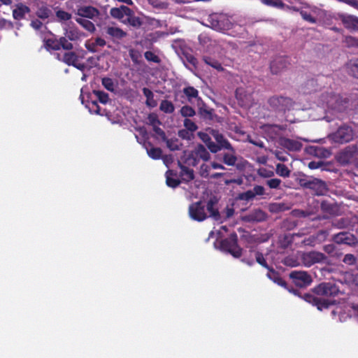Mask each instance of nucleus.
Wrapping results in <instances>:
<instances>
[{
	"label": "nucleus",
	"instance_id": "obj_1",
	"mask_svg": "<svg viewBox=\"0 0 358 358\" xmlns=\"http://www.w3.org/2000/svg\"><path fill=\"white\" fill-rule=\"evenodd\" d=\"M266 276L273 282L287 289L289 292L293 293L296 296L301 297L306 302L316 306L319 310L327 309L331 306L335 304V301L321 299L310 293H304L303 295H301V293L299 289H294L293 287L290 288L286 281L281 278L280 273L275 271L273 267L268 270Z\"/></svg>",
	"mask_w": 358,
	"mask_h": 358
},
{
	"label": "nucleus",
	"instance_id": "obj_2",
	"mask_svg": "<svg viewBox=\"0 0 358 358\" xmlns=\"http://www.w3.org/2000/svg\"><path fill=\"white\" fill-rule=\"evenodd\" d=\"M268 103L272 110L285 113L292 110L294 106V101L289 97L283 96H273L268 99Z\"/></svg>",
	"mask_w": 358,
	"mask_h": 358
},
{
	"label": "nucleus",
	"instance_id": "obj_3",
	"mask_svg": "<svg viewBox=\"0 0 358 358\" xmlns=\"http://www.w3.org/2000/svg\"><path fill=\"white\" fill-rule=\"evenodd\" d=\"M220 249L238 258L242 255V249L238 245V236L234 232L220 243Z\"/></svg>",
	"mask_w": 358,
	"mask_h": 358
},
{
	"label": "nucleus",
	"instance_id": "obj_4",
	"mask_svg": "<svg viewBox=\"0 0 358 358\" xmlns=\"http://www.w3.org/2000/svg\"><path fill=\"white\" fill-rule=\"evenodd\" d=\"M300 185L306 189H311L316 195H324L328 191L327 183L318 178L309 179L301 178L299 180Z\"/></svg>",
	"mask_w": 358,
	"mask_h": 358
},
{
	"label": "nucleus",
	"instance_id": "obj_5",
	"mask_svg": "<svg viewBox=\"0 0 358 358\" xmlns=\"http://www.w3.org/2000/svg\"><path fill=\"white\" fill-rule=\"evenodd\" d=\"M312 290L314 294L324 297H334L340 292L338 285L332 282H321Z\"/></svg>",
	"mask_w": 358,
	"mask_h": 358
},
{
	"label": "nucleus",
	"instance_id": "obj_6",
	"mask_svg": "<svg viewBox=\"0 0 358 358\" xmlns=\"http://www.w3.org/2000/svg\"><path fill=\"white\" fill-rule=\"evenodd\" d=\"M301 259L303 264L308 267L317 263L329 262V258L327 256L320 252L317 251L303 252L301 255Z\"/></svg>",
	"mask_w": 358,
	"mask_h": 358
},
{
	"label": "nucleus",
	"instance_id": "obj_7",
	"mask_svg": "<svg viewBox=\"0 0 358 358\" xmlns=\"http://www.w3.org/2000/svg\"><path fill=\"white\" fill-rule=\"evenodd\" d=\"M57 59L66 65L73 66L82 71H85L86 69L85 64L79 62V56L75 52H66L62 56L57 53Z\"/></svg>",
	"mask_w": 358,
	"mask_h": 358
},
{
	"label": "nucleus",
	"instance_id": "obj_8",
	"mask_svg": "<svg viewBox=\"0 0 358 358\" xmlns=\"http://www.w3.org/2000/svg\"><path fill=\"white\" fill-rule=\"evenodd\" d=\"M189 217L197 222L205 220L208 216L206 212V206L201 201L192 203L189 206Z\"/></svg>",
	"mask_w": 358,
	"mask_h": 358
},
{
	"label": "nucleus",
	"instance_id": "obj_9",
	"mask_svg": "<svg viewBox=\"0 0 358 358\" xmlns=\"http://www.w3.org/2000/svg\"><path fill=\"white\" fill-rule=\"evenodd\" d=\"M293 283L299 287H306L313 282L312 277L308 272L303 271H293L289 275Z\"/></svg>",
	"mask_w": 358,
	"mask_h": 358
},
{
	"label": "nucleus",
	"instance_id": "obj_10",
	"mask_svg": "<svg viewBox=\"0 0 358 358\" xmlns=\"http://www.w3.org/2000/svg\"><path fill=\"white\" fill-rule=\"evenodd\" d=\"M331 139L338 143H345L353 138L352 129L347 125L341 126L336 132L331 135Z\"/></svg>",
	"mask_w": 358,
	"mask_h": 358
},
{
	"label": "nucleus",
	"instance_id": "obj_11",
	"mask_svg": "<svg viewBox=\"0 0 358 358\" xmlns=\"http://www.w3.org/2000/svg\"><path fill=\"white\" fill-rule=\"evenodd\" d=\"M209 133L216 142L215 146L217 150H214V153H217L222 150H232V145L230 142L218 130L211 129Z\"/></svg>",
	"mask_w": 358,
	"mask_h": 358
},
{
	"label": "nucleus",
	"instance_id": "obj_12",
	"mask_svg": "<svg viewBox=\"0 0 358 358\" xmlns=\"http://www.w3.org/2000/svg\"><path fill=\"white\" fill-rule=\"evenodd\" d=\"M210 155L204 145L202 144L197 145L194 149L191 152L189 159H192V164L196 166L200 159L207 162L210 159Z\"/></svg>",
	"mask_w": 358,
	"mask_h": 358
},
{
	"label": "nucleus",
	"instance_id": "obj_13",
	"mask_svg": "<svg viewBox=\"0 0 358 358\" xmlns=\"http://www.w3.org/2000/svg\"><path fill=\"white\" fill-rule=\"evenodd\" d=\"M76 15L78 17L87 18L96 22L101 15L100 11L92 6H83L77 8Z\"/></svg>",
	"mask_w": 358,
	"mask_h": 358
},
{
	"label": "nucleus",
	"instance_id": "obj_14",
	"mask_svg": "<svg viewBox=\"0 0 358 358\" xmlns=\"http://www.w3.org/2000/svg\"><path fill=\"white\" fill-rule=\"evenodd\" d=\"M227 152L222 154V162L230 166H236L237 169L241 170L245 167L244 163H236L238 158L236 155V150L232 146V150H227Z\"/></svg>",
	"mask_w": 358,
	"mask_h": 358
},
{
	"label": "nucleus",
	"instance_id": "obj_15",
	"mask_svg": "<svg viewBox=\"0 0 358 358\" xmlns=\"http://www.w3.org/2000/svg\"><path fill=\"white\" fill-rule=\"evenodd\" d=\"M333 241L337 244L356 245L358 243L357 238L348 231H342L333 236Z\"/></svg>",
	"mask_w": 358,
	"mask_h": 358
},
{
	"label": "nucleus",
	"instance_id": "obj_16",
	"mask_svg": "<svg viewBox=\"0 0 358 358\" xmlns=\"http://www.w3.org/2000/svg\"><path fill=\"white\" fill-rule=\"evenodd\" d=\"M103 31L113 42L122 40L127 36V33L122 29L115 26H106L103 27Z\"/></svg>",
	"mask_w": 358,
	"mask_h": 358
},
{
	"label": "nucleus",
	"instance_id": "obj_17",
	"mask_svg": "<svg viewBox=\"0 0 358 358\" xmlns=\"http://www.w3.org/2000/svg\"><path fill=\"white\" fill-rule=\"evenodd\" d=\"M339 19L344 27L349 30L358 31V17L353 15L341 14Z\"/></svg>",
	"mask_w": 358,
	"mask_h": 358
},
{
	"label": "nucleus",
	"instance_id": "obj_18",
	"mask_svg": "<svg viewBox=\"0 0 358 358\" xmlns=\"http://www.w3.org/2000/svg\"><path fill=\"white\" fill-rule=\"evenodd\" d=\"M279 142L282 147L291 152H299L303 146L300 141L286 137L280 138Z\"/></svg>",
	"mask_w": 358,
	"mask_h": 358
},
{
	"label": "nucleus",
	"instance_id": "obj_19",
	"mask_svg": "<svg viewBox=\"0 0 358 358\" xmlns=\"http://www.w3.org/2000/svg\"><path fill=\"white\" fill-rule=\"evenodd\" d=\"M131 12V9L126 6H120V7L112 8L110 10L111 17L118 20L122 23L125 20L127 15H129Z\"/></svg>",
	"mask_w": 358,
	"mask_h": 358
},
{
	"label": "nucleus",
	"instance_id": "obj_20",
	"mask_svg": "<svg viewBox=\"0 0 358 358\" xmlns=\"http://www.w3.org/2000/svg\"><path fill=\"white\" fill-rule=\"evenodd\" d=\"M218 200L216 196H212L207 201L206 206V210L209 213V217L213 218L215 220H219L220 219V215L217 208Z\"/></svg>",
	"mask_w": 358,
	"mask_h": 358
},
{
	"label": "nucleus",
	"instance_id": "obj_21",
	"mask_svg": "<svg viewBox=\"0 0 358 358\" xmlns=\"http://www.w3.org/2000/svg\"><path fill=\"white\" fill-rule=\"evenodd\" d=\"M31 12V9L27 5L19 3L16 5L15 9L13 10V17L16 20H21L25 17L26 14Z\"/></svg>",
	"mask_w": 358,
	"mask_h": 358
},
{
	"label": "nucleus",
	"instance_id": "obj_22",
	"mask_svg": "<svg viewBox=\"0 0 358 358\" xmlns=\"http://www.w3.org/2000/svg\"><path fill=\"white\" fill-rule=\"evenodd\" d=\"M267 214L262 210L258 208L251 211L245 216V220L248 222H262L266 220Z\"/></svg>",
	"mask_w": 358,
	"mask_h": 358
},
{
	"label": "nucleus",
	"instance_id": "obj_23",
	"mask_svg": "<svg viewBox=\"0 0 358 358\" xmlns=\"http://www.w3.org/2000/svg\"><path fill=\"white\" fill-rule=\"evenodd\" d=\"M287 68L286 59L283 57H277L271 62L270 69L273 74H278Z\"/></svg>",
	"mask_w": 358,
	"mask_h": 358
},
{
	"label": "nucleus",
	"instance_id": "obj_24",
	"mask_svg": "<svg viewBox=\"0 0 358 358\" xmlns=\"http://www.w3.org/2000/svg\"><path fill=\"white\" fill-rule=\"evenodd\" d=\"M122 24L139 29L143 24V21L141 17L136 16L134 10H131V13L127 15L125 20L122 21Z\"/></svg>",
	"mask_w": 358,
	"mask_h": 358
},
{
	"label": "nucleus",
	"instance_id": "obj_25",
	"mask_svg": "<svg viewBox=\"0 0 358 358\" xmlns=\"http://www.w3.org/2000/svg\"><path fill=\"white\" fill-rule=\"evenodd\" d=\"M52 15L51 9L46 4H42L37 7L36 15L41 20H48Z\"/></svg>",
	"mask_w": 358,
	"mask_h": 358
},
{
	"label": "nucleus",
	"instance_id": "obj_26",
	"mask_svg": "<svg viewBox=\"0 0 358 358\" xmlns=\"http://www.w3.org/2000/svg\"><path fill=\"white\" fill-rule=\"evenodd\" d=\"M180 176L181 178L182 181L188 182L194 178V173L193 169H189L185 165H180Z\"/></svg>",
	"mask_w": 358,
	"mask_h": 358
},
{
	"label": "nucleus",
	"instance_id": "obj_27",
	"mask_svg": "<svg viewBox=\"0 0 358 358\" xmlns=\"http://www.w3.org/2000/svg\"><path fill=\"white\" fill-rule=\"evenodd\" d=\"M236 98L241 104H247L250 101V94L243 87H238L235 92Z\"/></svg>",
	"mask_w": 358,
	"mask_h": 358
},
{
	"label": "nucleus",
	"instance_id": "obj_28",
	"mask_svg": "<svg viewBox=\"0 0 358 358\" xmlns=\"http://www.w3.org/2000/svg\"><path fill=\"white\" fill-rule=\"evenodd\" d=\"M90 19L83 18L80 17H78L75 18V20L77 23L81 25L85 30L88 31L90 33H93L95 31L96 28L94 24L89 20Z\"/></svg>",
	"mask_w": 358,
	"mask_h": 358
},
{
	"label": "nucleus",
	"instance_id": "obj_29",
	"mask_svg": "<svg viewBox=\"0 0 358 358\" xmlns=\"http://www.w3.org/2000/svg\"><path fill=\"white\" fill-rule=\"evenodd\" d=\"M143 95L146 97L145 104L150 108H155L157 105V101L154 99L153 92L148 87H143Z\"/></svg>",
	"mask_w": 358,
	"mask_h": 358
},
{
	"label": "nucleus",
	"instance_id": "obj_30",
	"mask_svg": "<svg viewBox=\"0 0 358 358\" xmlns=\"http://www.w3.org/2000/svg\"><path fill=\"white\" fill-rule=\"evenodd\" d=\"M199 136L201 140L206 144L208 150L214 153V150H217V147L215 146V143L213 142L211 139L210 136L208 134L199 132Z\"/></svg>",
	"mask_w": 358,
	"mask_h": 358
},
{
	"label": "nucleus",
	"instance_id": "obj_31",
	"mask_svg": "<svg viewBox=\"0 0 358 358\" xmlns=\"http://www.w3.org/2000/svg\"><path fill=\"white\" fill-rule=\"evenodd\" d=\"M249 252H254V257L255 258L256 262L262 266L266 268L267 270L271 268V266H269L268 264H267L266 260L264 257V255L261 252L255 250L252 248L250 249Z\"/></svg>",
	"mask_w": 358,
	"mask_h": 358
},
{
	"label": "nucleus",
	"instance_id": "obj_32",
	"mask_svg": "<svg viewBox=\"0 0 358 358\" xmlns=\"http://www.w3.org/2000/svg\"><path fill=\"white\" fill-rule=\"evenodd\" d=\"M203 61L208 64V66L213 67V69L217 70L218 71H224V68L222 67L221 63L217 59L209 57V56H203Z\"/></svg>",
	"mask_w": 358,
	"mask_h": 358
},
{
	"label": "nucleus",
	"instance_id": "obj_33",
	"mask_svg": "<svg viewBox=\"0 0 358 358\" xmlns=\"http://www.w3.org/2000/svg\"><path fill=\"white\" fill-rule=\"evenodd\" d=\"M347 69L350 75L358 78V58L350 60L347 64Z\"/></svg>",
	"mask_w": 358,
	"mask_h": 358
},
{
	"label": "nucleus",
	"instance_id": "obj_34",
	"mask_svg": "<svg viewBox=\"0 0 358 358\" xmlns=\"http://www.w3.org/2000/svg\"><path fill=\"white\" fill-rule=\"evenodd\" d=\"M189 102H192L193 99H199V91L192 86L185 87L182 90Z\"/></svg>",
	"mask_w": 358,
	"mask_h": 358
},
{
	"label": "nucleus",
	"instance_id": "obj_35",
	"mask_svg": "<svg viewBox=\"0 0 358 358\" xmlns=\"http://www.w3.org/2000/svg\"><path fill=\"white\" fill-rule=\"evenodd\" d=\"M148 144L150 147V149L148 147H146L148 156L153 159H160L162 155V151L161 148L152 147L150 143H148Z\"/></svg>",
	"mask_w": 358,
	"mask_h": 358
},
{
	"label": "nucleus",
	"instance_id": "obj_36",
	"mask_svg": "<svg viewBox=\"0 0 358 358\" xmlns=\"http://www.w3.org/2000/svg\"><path fill=\"white\" fill-rule=\"evenodd\" d=\"M44 47L47 50H59V45L58 39L50 38L44 40Z\"/></svg>",
	"mask_w": 358,
	"mask_h": 358
},
{
	"label": "nucleus",
	"instance_id": "obj_37",
	"mask_svg": "<svg viewBox=\"0 0 358 358\" xmlns=\"http://www.w3.org/2000/svg\"><path fill=\"white\" fill-rule=\"evenodd\" d=\"M159 109L165 113H172L175 110V107L171 101L162 100L159 106Z\"/></svg>",
	"mask_w": 358,
	"mask_h": 358
},
{
	"label": "nucleus",
	"instance_id": "obj_38",
	"mask_svg": "<svg viewBox=\"0 0 358 358\" xmlns=\"http://www.w3.org/2000/svg\"><path fill=\"white\" fill-rule=\"evenodd\" d=\"M276 173L283 178H287L290 176V170L284 164H278L275 169Z\"/></svg>",
	"mask_w": 358,
	"mask_h": 358
},
{
	"label": "nucleus",
	"instance_id": "obj_39",
	"mask_svg": "<svg viewBox=\"0 0 358 358\" xmlns=\"http://www.w3.org/2000/svg\"><path fill=\"white\" fill-rule=\"evenodd\" d=\"M55 15L57 17V20L59 22H66L71 20L72 17L71 13L61 9L55 12Z\"/></svg>",
	"mask_w": 358,
	"mask_h": 358
},
{
	"label": "nucleus",
	"instance_id": "obj_40",
	"mask_svg": "<svg viewBox=\"0 0 358 358\" xmlns=\"http://www.w3.org/2000/svg\"><path fill=\"white\" fill-rule=\"evenodd\" d=\"M344 151L352 161L358 157V146L356 145H348Z\"/></svg>",
	"mask_w": 358,
	"mask_h": 358
},
{
	"label": "nucleus",
	"instance_id": "obj_41",
	"mask_svg": "<svg viewBox=\"0 0 358 358\" xmlns=\"http://www.w3.org/2000/svg\"><path fill=\"white\" fill-rule=\"evenodd\" d=\"M93 94L96 96L97 100L103 103V104H106L109 101V96L108 94L103 92V91H100V90H93L92 91Z\"/></svg>",
	"mask_w": 358,
	"mask_h": 358
},
{
	"label": "nucleus",
	"instance_id": "obj_42",
	"mask_svg": "<svg viewBox=\"0 0 358 358\" xmlns=\"http://www.w3.org/2000/svg\"><path fill=\"white\" fill-rule=\"evenodd\" d=\"M343 43L347 48H358V38L352 36H347L345 37Z\"/></svg>",
	"mask_w": 358,
	"mask_h": 358
},
{
	"label": "nucleus",
	"instance_id": "obj_43",
	"mask_svg": "<svg viewBox=\"0 0 358 358\" xmlns=\"http://www.w3.org/2000/svg\"><path fill=\"white\" fill-rule=\"evenodd\" d=\"M68 38L66 36L60 37L58 39L59 50L63 48L66 50H71L73 48V44L68 41Z\"/></svg>",
	"mask_w": 358,
	"mask_h": 358
},
{
	"label": "nucleus",
	"instance_id": "obj_44",
	"mask_svg": "<svg viewBox=\"0 0 358 358\" xmlns=\"http://www.w3.org/2000/svg\"><path fill=\"white\" fill-rule=\"evenodd\" d=\"M262 3L280 9H284L286 6V4L282 0H262Z\"/></svg>",
	"mask_w": 358,
	"mask_h": 358
},
{
	"label": "nucleus",
	"instance_id": "obj_45",
	"mask_svg": "<svg viewBox=\"0 0 358 358\" xmlns=\"http://www.w3.org/2000/svg\"><path fill=\"white\" fill-rule=\"evenodd\" d=\"M180 114L185 117H191L195 115L196 112L194 109L189 106H184L180 109Z\"/></svg>",
	"mask_w": 358,
	"mask_h": 358
},
{
	"label": "nucleus",
	"instance_id": "obj_46",
	"mask_svg": "<svg viewBox=\"0 0 358 358\" xmlns=\"http://www.w3.org/2000/svg\"><path fill=\"white\" fill-rule=\"evenodd\" d=\"M321 210L324 213L332 214L334 213V206L327 201H322L320 204Z\"/></svg>",
	"mask_w": 358,
	"mask_h": 358
},
{
	"label": "nucleus",
	"instance_id": "obj_47",
	"mask_svg": "<svg viewBox=\"0 0 358 358\" xmlns=\"http://www.w3.org/2000/svg\"><path fill=\"white\" fill-rule=\"evenodd\" d=\"M337 160L338 162L343 164V165H346V164H348L350 163H351L352 161L350 159V157H348V155H347V154L345 153V152L344 151V150L341 152L338 156V158H337Z\"/></svg>",
	"mask_w": 358,
	"mask_h": 358
},
{
	"label": "nucleus",
	"instance_id": "obj_48",
	"mask_svg": "<svg viewBox=\"0 0 358 358\" xmlns=\"http://www.w3.org/2000/svg\"><path fill=\"white\" fill-rule=\"evenodd\" d=\"M103 86L108 91L113 92L115 90L114 82L110 78H103L101 80Z\"/></svg>",
	"mask_w": 358,
	"mask_h": 358
},
{
	"label": "nucleus",
	"instance_id": "obj_49",
	"mask_svg": "<svg viewBox=\"0 0 358 358\" xmlns=\"http://www.w3.org/2000/svg\"><path fill=\"white\" fill-rule=\"evenodd\" d=\"M144 56L145 58L149 62H152L156 64H159L161 62L160 58L151 51H146L144 54Z\"/></svg>",
	"mask_w": 358,
	"mask_h": 358
},
{
	"label": "nucleus",
	"instance_id": "obj_50",
	"mask_svg": "<svg viewBox=\"0 0 358 358\" xmlns=\"http://www.w3.org/2000/svg\"><path fill=\"white\" fill-rule=\"evenodd\" d=\"M148 124L152 127L159 125L162 124L159 120L158 115L156 113H150L148 116Z\"/></svg>",
	"mask_w": 358,
	"mask_h": 358
},
{
	"label": "nucleus",
	"instance_id": "obj_51",
	"mask_svg": "<svg viewBox=\"0 0 358 358\" xmlns=\"http://www.w3.org/2000/svg\"><path fill=\"white\" fill-rule=\"evenodd\" d=\"M184 126L187 129V131L194 132L197 130V125L191 120L188 118H185L184 120Z\"/></svg>",
	"mask_w": 358,
	"mask_h": 358
},
{
	"label": "nucleus",
	"instance_id": "obj_52",
	"mask_svg": "<svg viewBox=\"0 0 358 358\" xmlns=\"http://www.w3.org/2000/svg\"><path fill=\"white\" fill-rule=\"evenodd\" d=\"M348 221L345 218H341L332 222V226L338 229H344L347 227Z\"/></svg>",
	"mask_w": 358,
	"mask_h": 358
},
{
	"label": "nucleus",
	"instance_id": "obj_53",
	"mask_svg": "<svg viewBox=\"0 0 358 358\" xmlns=\"http://www.w3.org/2000/svg\"><path fill=\"white\" fill-rule=\"evenodd\" d=\"M180 182H181L180 180L173 178L169 176H166V183L170 187L176 188L180 184Z\"/></svg>",
	"mask_w": 358,
	"mask_h": 358
},
{
	"label": "nucleus",
	"instance_id": "obj_54",
	"mask_svg": "<svg viewBox=\"0 0 358 358\" xmlns=\"http://www.w3.org/2000/svg\"><path fill=\"white\" fill-rule=\"evenodd\" d=\"M88 108L91 113L100 114V107L98 105L97 100H92L88 103Z\"/></svg>",
	"mask_w": 358,
	"mask_h": 358
},
{
	"label": "nucleus",
	"instance_id": "obj_55",
	"mask_svg": "<svg viewBox=\"0 0 358 358\" xmlns=\"http://www.w3.org/2000/svg\"><path fill=\"white\" fill-rule=\"evenodd\" d=\"M300 15L304 20H306L308 22H310V23L316 22V19L310 13H308L306 10H301Z\"/></svg>",
	"mask_w": 358,
	"mask_h": 358
},
{
	"label": "nucleus",
	"instance_id": "obj_56",
	"mask_svg": "<svg viewBox=\"0 0 358 358\" xmlns=\"http://www.w3.org/2000/svg\"><path fill=\"white\" fill-rule=\"evenodd\" d=\"M281 184V180L278 178H272L266 181V185L271 189H279Z\"/></svg>",
	"mask_w": 358,
	"mask_h": 358
},
{
	"label": "nucleus",
	"instance_id": "obj_57",
	"mask_svg": "<svg viewBox=\"0 0 358 358\" xmlns=\"http://www.w3.org/2000/svg\"><path fill=\"white\" fill-rule=\"evenodd\" d=\"M249 256H247L246 255L243 256V257L241 259V262L250 266H252L255 264V261L253 259V257H255L254 252H249Z\"/></svg>",
	"mask_w": 358,
	"mask_h": 358
},
{
	"label": "nucleus",
	"instance_id": "obj_58",
	"mask_svg": "<svg viewBox=\"0 0 358 358\" xmlns=\"http://www.w3.org/2000/svg\"><path fill=\"white\" fill-rule=\"evenodd\" d=\"M66 37L70 41H75L79 38V33L76 29H70L66 31Z\"/></svg>",
	"mask_w": 358,
	"mask_h": 358
},
{
	"label": "nucleus",
	"instance_id": "obj_59",
	"mask_svg": "<svg viewBox=\"0 0 358 358\" xmlns=\"http://www.w3.org/2000/svg\"><path fill=\"white\" fill-rule=\"evenodd\" d=\"M43 24L42 21L39 18L34 19L30 22L31 27L36 31L41 30V28L43 27Z\"/></svg>",
	"mask_w": 358,
	"mask_h": 358
},
{
	"label": "nucleus",
	"instance_id": "obj_60",
	"mask_svg": "<svg viewBox=\"0 0 358 358\" xmlns=\"http://www.w3.org/2000/svg\"><path fill=\"white\" fill-rule=\"evenodd\" d=\"M210 170V167L205 164H203L200 167V175L203 178H208L209 176V172Z\"/></svg>",
	"mask_w": 358,
	"mask_h": 358
},
{
	"label": "nucleus",
	"instance_id": "obj_61",
	"mask_svg": "<svg viewBox=\"0 0 358 358\" xmlns=\"http://www.w3.org/2000/svg\"><path fill=\"white\" fill-rule=\"evenodd\" d=\"M255 198V194L252 190H248L240 195V199L242 200L250 201Z\"/></svg>",
	"mask_w": 358,
	"mask_h": 358
},
{
	"label": "nucleus",
	"instance_id": "obj_62",
	"mask_svg": "<svg viewBox=\"0 0 358 358\" xmlns=\"http://www.w3.org/2000/svg\"><path fill=\"white\" fill-rule=\"evenodd\" d=\"M252 190L255 196L257 195L262 196L264 194V188L261 185H255Z\"/></svg>",
	"mask_w": 358,
	"mask_h": 358
},
{
	"label": "nucleus",
	"instance_id": "obj_63",
	"mask_svg": "<svg viewBox=\"0 0 358 358\" xmlns=\"http://www.w3.org/2000/svg\"><path fill=\"white\" fill-rule=\"evenodd\" d=\"M166 145L171 150L173 151L178 150L180 149L178 145L176 143V141L173 140H167Z\"/></svg>",
	"mask_w": 358,
	"mask_h": 358
},
{
	"label": "nucleus",
	"instance_id": "obj_64",
	"mask_svg": "<svg viewBox=\"0 0 358 358\" xmlns=\"http://www.w3.org/2000/svg\"><path fill=\"white\" fill-rule=\"evenodd\" d=\"M343 262L348 264H354L355 263V257L353 255L347 254L344 257Z\"/></svg>",
	"mask_w": 358,
	"mask_h": 358
}]
</instances>
